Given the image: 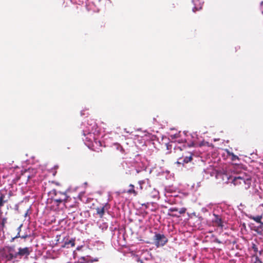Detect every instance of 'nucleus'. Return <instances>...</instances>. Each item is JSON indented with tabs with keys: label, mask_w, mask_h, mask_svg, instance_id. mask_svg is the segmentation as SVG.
<instances>
[{
	"label": "nucleus",
	"mask_w": 263,
	"mask_h": 263,
	"mask_svg": "<svg viewBox=\"0 0 263 263\" xmlns=\"http://www.w3.org/2000/svg\"><path fill=\"white\" fill-rule=\"evenodd\" d=\"M168 211L170 212H177L178 211V209L177 208L173 207V208H170Z\"/></svg>",
	"instance_id": "nucleus-18"
},
{
	"label": "nucleus",
	"mask_w": 263,
	"mask_h": 263,
	"mask_svg": "<svg viewBox=\"0 0 263 263\" xmlns=\"http://www.w3.org/2000/svg\"><path fill=\"white\" fill-rule=\"evenodd\" d=\"M14 249V248H8V254L7 256L8 260H11L17 257L21 258L24 256H27L30 254L28 248H24L23 249L19 248L18 251H15Z\"/></svg>",
	"instance_id": "nucleus-5"
},
{
	"label": "nucleus",
	"mask_w": 263,
	"mask_h": 263,
	"mask_svg": "<svg viewBox=\"0 0 263 263\" xmlns=\"http://www.w3.org/2000/svg\"><path fill=\"white\" fill-rule=\"evenodd\" d=\"M139 184H140V189H141V190H142V184L144 183V181H140L139 182Z\"/></svg>",
	"instance_id": "nucleus-21"
},
{
	"label": "nucleus",
	"mask_w": 263,
	"mask_h": 263,
	"mask_svg": "<svg viewBox=\"0 0 263 263\" xmlns=\"http://www.w3.org/2000/svg\"><path fill=\"white\" fill-rule=\"evenodd\" d=\"M81 248H82L78 247V248H77V250H77V251H80V250H81Z\"/></svg>",
	"instance_id": "nucleus-24"
},
{
	"label": "nucleus",
	"mask_w": 263,
	"mask_h": 263,
	"mask_svg": "<svg viewBox=\"0 0 263 263\" xmlns=\"http://www.w3.org/2000/svg\"><path fill=\"white\" fill-rule=\"evenodd\" d=\"M174 153L178 158L177 164H184L191 162L193 160V154L183 149L180 146H176L174 148Z\"/></svg>",
	"instance_id": "nucleus-3"
},
{
	"label": "nucleus",
	"mask_w": 263,
	"mask_h": 263,
	"mask_svg": "<svg viewBox=\"0 0 263 263\" xmlns=\"http://www.w3.org/2000/svg\"><path fill=\"white\" fill-rule=\"evenodd\" d=\"M228 155L229 156H231V160L233 161H235L236 160H239L238 157L237 156L234 155V154L233 153L229 152L228 153Z\"/></svg>",
	"instance_id": "nucleus-14"
},
{
	"label": "nucleus",
	"mask_w": 263,
	"mask_h": 263,
	"mask_svg": "<svg viewBox=\"0 0 263 263\" xmlns=\"http://www.w3.org/2000/svg\"><path fill=\"white\" fill-rule=\"evenodd\" d=\"M232 182L238 189L247 190L251 185L252 178L250 175L240 173L234 177Z\"/></svg>",
	"instance_id": "nucleus-2"
},
{
	"label": "nucleus",
	"mask_w": 263,
	"mask_h": 263,
	"mask_svg": "<svg viewBox=\"0 0 263 263\" xmlns=\"http://www.w3.org/2000/svg\"><path fill=\"white\" fill-rule=\"evenodd\" d=\"M54 196L52 200L54 204L57 206H59L60 204L63 203L64 205L69 202L71 198L70 196H68L65 192H61L60 191H53Z\"/></svg>",
	"instance_id": "nucleus-4"
},
{
	"label": "nucleus",
	"mask_w": 263,
	"mask_h": 263,
	"mask_svg": "<svg viewBox=\"0 0 263 263\" xmlns=\"http://www.w3.org/2000/svg\"><path fill=\"white\" fill-rule=\"evenodd\" d=\"M259 226L257 227V231L259 232H261V231H263V223L261 221L259 223Z\"/></svg>",
	"instance_id": "nucleus-15"
},
{
	"label": "nucleus",
	"mask_w": 263,
	"mask_h": 263,
	"mask_svg": "<svg viewBox=\"0 0 263 263\" xmlns=\"http://www.w3.org/2000/svg\"><path fill=\"white\" fill-rule=\"evenodd\" d=\"M8 200L6 199V195L2 193H0V215L2 214V207L4 204L7 203Z\"/></svg>",
	"instance_id": "nucleus-7"
},
{
	"label": "nucleus",
	"mask_w": 263,
	"mask_h": 263,
	"mask_svg": "<svg viewBox=\"0 0 263 263\" xmlns=\"http://www.w3.org/2000/svg\"><path fill=\"white\" fill-rule=\"evenodd\" d=\"M74 241L75 240L72 238H71L70 239H67L65 240L64 246L70 245L71 247H73L75 245Z\"/></svg>",
	"instance_id": "nucleus-11"
},
{
	"label": "nucleus",
	"mask_w": 263,
	"mask_h": 263,
	"mask_svg": "<svg viewBox=\"0 0 263 263\" xmlns=\"http://www.w3.org/2000/svg\"><path fill=\"white\" fill-rule=\"evenodd\" d=\"M81 259L87 263H89L90 262H92L93 261H98V258H97V257L92 258L90 256H88V255H87L86 256H82V257H81Z\"/></svg>",
	"instance_id": "nucleus-8"
},
{
	"label": "nucleus",
	"mask_w": 263,
	"mask_h": 263,
	"mask_svg": "<svg viewBox=\"0 0 263 263\" xmlns=\"http://www.w3.org/2000/svg\"><path fill=\"white\" fill-rule=\"evenodd\" d=\"M143 241L147 243L154 245L156 247H162L167 242L168 238L163 233H153L150 231L145 234Z\"/></svg>",
	"instance_id": "nucleus-1"
},
{
	"label": "nucleus",
	"mask_w": 263,
	"mask_h": 263,
	"mask_svg": "<svg viewBox=\"0 0 263 263\" xmlns=\"http://www.w3.org/2000/svg\"><path fill=\"white\" fill-rule=\"evenodd\" d=\"M186 209L185 208H182L178 210L180 214H183L186 212Z\"/></svg>",
	"instance_id": "nucleus-16"
},
{
	"label": "nucleus",
	"mask_w": 263,
	"mask_h": 263,
	"mask_svg": "<svg viewBox=\"0 0 263 263\" xmlns=\"http://www.w3.org/2000/svg\"><path fill=\"white\" fill-rule=\"evenodd\" d=\"M97 213L99 215L100 217H102L104 214V208H97Z\"/></svg>",
	"instance_id": "nucleus-13"
},
{
	"label": "nucleus",
	"mask_w": 263,
	"mask_h": 263,
	"mask_svg": "<svg viewBox=\"0 0 263 263\" xmlns=\"http://www.w3.org/2000/svg\"><path fill=\"white\" fill-rule=\"evenodd\" d=\"M7 218L6 217L2 218L0 221V226L3 229L5 227V224L7 223Z\"/></svg>",
	"instance_id": "nucleus-12"
},
{
	"label": "nucleus",
	"mask_w": 263,
	"mask_h": 263,
	"mask_svg": "<svg viewBox=\"0 0 263 263\" xmlns=\"http://www.w3.org/2000/svg\"><path fill=\"white\" fill-rule=\"evenodd\" d=\"M127 193L129 194H133L135 196L138 194L137 192L135 190L134 185L132 184L129 185V189L127 190Z\"/></svg>",
	"instance_id": "nucleus-9"
},
{
	"label": "nucleus",
	"mask_w": 263,
	"mask_h": 263,
	"mask_svg": "<svg viewBox=\"0 0 263 263\" xmlns=\"http://www.w3.org/2000/svg\"><path fill=\"white\" fill-rule=\"evenodd\" d=\"M213 215L214 216V218L213 219L214 225L215 226L222 228L223 227V221L220 216L215 214H214Z\"/></svg>",
	"instance_id": "nucleus-6"
},
{
	"label": "nucleus",
	"mask_w": 263,
	"mask_h": 263,
	"mask_svg": "<svg viewBox=\"0 0 263 263\" xmlns=\"http://www.w3.org/2000/svg\"><path fill=\"white\" fill-rule=\"evenodd\" d=\"M132 255L133 256H135L136 257L139 258V256L141 255L142 253H140L139 252H137L136 254L134 253L133 251L131 252Z\"/></svg>",
	"instance_id": "nucleus-17"
},
{
	"label": "nucleus",
	"mask_w": 263,
	"mask_h": 263,
	"mask_svg": "<svg viewBox=\"0 0 263 263\" xmlns=\"http://www.w3.org/2000/svg\"><path fill=\"white\" fill-rule=\"evenodd\" d=\"M249 217L250 219L253 220L256 222L259 223L261 222L262 216L261 215H257L256 216L251 215Z\"/></svg>",
	"instance_id": "nucleus-10"
},
{
	"label": "nucleus",
	"mask_w": 263,
	"mask_h": 263,
	"mask_svg": "<svg viewBox=\"0 0 263 263\" xmlns=\"http://www.w3.org/2000/svg\"><path fill=\"white\" fill-rule=\"evenodd\" d=\"M166 148H167V149H170V148H171V146H172V145H171V144H170L169 143H167V144H166Z\"/></svg>",
	"instance_id": "nucleus-22"
},
{
	"label": "nucleus",
	"mask_w": 263,
	"mask_h": 263,
	"mask_svg": "<svg viewBox=\"0 0 263 263\" xmlns=\"http://www.w3.org/2000/svg\"><path fill=\"white\" fill-rule=\"evenodd\" d=\"M255 263H262V262L258 258V257H256Z\"/></svg>",
	"instance_id": "nucleus-19"
},
{
	"label": "nucleus",
	"mask_w": 263,
	"mask_h": 263,
	"mask_svg": "<svg viewBox=\"0 0 263 263\" xmlns=\"http://www.w3.org/2000/svg\"><path fill=\"white\" fill-rule=\"evenodd\" d=\"M252 248L254 249V252H257L258 251V250H257L258 248L255 247V248Z\"/></svg>",
	"instance_id": "nucleus-23"
},
{
	"label": "nucleus",
	"mask_w": 263,
	"mask_h": 263,
	"mask_svg": "<svg viewBox=\"0 0 263 263\" xmlns=\"http://www.w3.org/2000/svg\"><path fill=\"white\" fill-rule=\"evenodd\" d=\"M11 192H9V196H11Z\"/></svg>",
	"instance_id": "nucleus-25"
},
{
	"label": "nucleus",
	"mask_w": 263,
	"mask_h": 263,
	"mask_svg": "<svg viewBox=\"0 0 263 263\" xmlns=\"http://www.w3.org/2000/svg\"><path fill=\"white\" fill-rule=\"evenodd\" d=\"M21 227H22V225H21V226H20L17 228V230L18 231V234H18L19 236H16V237H21V236L20 235V230H21ZM21 237H22V238H25V237H24V236H21Z\"/></svg>",
	"instance_id": "nucleus-20"
}]
</instances>
